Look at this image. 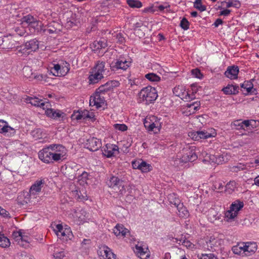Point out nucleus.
Masks as SVG:
<instances>
[{
    "mask_svg": "<svg viewBox=\"0 0 259 259\" xmlns=\"http://www.w3.org/2000/svg\"><path fill=\"white\" fill-rule=\"evenodd\" d=\"M45 113L48 117L55 119L61 117L63 114V113L60 110L48 108L46 110Z\"/></svg>",
    "mask_w": 259,
    "mask_h": 259,
    "instance_id": "nucleus-32",
    "label": "nucleus"
},
{
    "mask_svg": "<svg viewBox=\"0 0 259 259\" xmlns=\"http://www.w3.org/2000/svg\"><path fill=\"white\" fill-rule=\"evenodd\" d=\"M253 85L251 81H245L241 85L243 89V92L245 91V94L253 93L255 89L253 88Z\"/></svg>",
    "mask_w": 259,
    "mask_h": 259,
    "instance_id": "nucleus-35",
    "label": "nucleus"
},
{
    "mask_svg": "<svg viewBox=\"0 0 259 259\" xmlns=\"http://www.w3.org/2000/svg\"><path fill=\"white\" fill-rule=\"evenodd\" d=\"M224 244V240L221 238L219 235H212L205 240L202 248L205 250L210 251H215L220 249Z\"/></svg>",
    "mask_w": 259,
    "mask_h": 259,
    "instance_id": "nucleus-5",
    "label": "nucleus"
},
{
    "mask_svg": "<svg viewBox=\"0 0 259 259\" xmlns=\"http://www.w3.org/2000/svg\"><path fill=\"white\" fill-rule=\"evenodd\" d=\"M41 24L42 23L40 21L37 20L36 18H35L34 21H33L29 26L34 29H38V28L41 27Z\"/></svg>",
    "mask_w": 259,
    "mask_h": 259,
    "instance_id": "nucleus-58",
    "label": "nucleus"
},
{
    "mask_svg": "<svg viewBox=\"0 0 259 259\" xmlns=\"http://www.w3.org/2000/svg\"><path fill=\"white\" fill-rule=\"evenodd\" d=\"M108 72L109 70L106 67L105 61H97L89 72L88 78L89 83L90 84L97 83L104 77L105 75H107Z\"/></svg>",
    "mask_w": 259,
    "mask_h": 259,
    "instance_id": "nucleus-2",
    "label": "nucleus"
},
{
    "mask_svg": "<svg viewBox=\"0 0 259 259\" xmlns=\"http://www.w3.org/2000/svg\"><path fill=\"white\" fill-rule=\"evenodd\" d=\"M139 96L141 101L145 102L146 104L153 102L158 97L156 89L151 86L143 88L140 92Z\"/></svg>",
    "mask_w": 259,
    "mask_h": 259,
    "instance_id": "nucleus-4",
    "label": "nucleus"
},
{
    "mask_svg": "<svg viewBox=\"0 0 259 259\" xmlns=\"http://www.w3.org/2000/svg\"><path fill=\"white\" fill-rule=\"evenodd\" d=\"M101 141L95 137H90L87 140L85 147L91 151H96L101 147Z\"/></svg>",
    "mask_w": 259,
    "mask_h": 259,
    "instance_id": "nucleus-16",
    "label": "nucleus"
},
{
    "mask_svg": "<svg viewBox=\"0 0 259 259\" xmlns=\"http://www.w3.org/2000/svg\"><path fill=\"white\" fill-rule=\"evenodd\" d=\"M253 167V163L252 162H248L245 164H243L241 163H238L236 165L233 166L231 167V170L233 172H237L241 170H244L245 169H248L251 167Z\"/></svg>",
    "mask_w": 259,
    "mask_h": 259,
    "instance_id": "nucleus-27",
    "label": "nucleus"
},
{
    "mask_svg": "<svg viewBox=\"0 0 259 259\" xmlns=\"http://www.w3.org/2000/svg\"><path fill=\"white\" fill-rule=\"evenodd\" d=\"M177 208L178 211V214L180 217L185 218L189 216V211L187 209L186 207L184 206L183 203L181 204H178V206Z\"/></svg>",
    "mask_w": 259,
    "mask_h": 259,
    "instance_id": "nucleus-38",
    "label": "nucleus"
},
{
    "mask_svg": "<svg viewBox=\"0 0 259 259\" xmlns=\"http://www.w3.org/2000/svg\"><path fill=\"white\" fill-rule=\"evenodd\" d=\"M244 203L240 200H236L231 204L229 209L226 211L225 218L228 221L234 219L238 212L243 207Z\"/></svg>",
    "mask_w": 259,
    "mask_h": 259,
    "instance_id": "nucleus-7",
    "label": "nucleus"
},
{
    "mask_svg": "<svg viewBox=\"0 0 259 259\" xmlns=\"http://www.w3.org/2000/svg\"><path fill=\"white\" fill-rule=\"evenodd\" d=\"M113 233L117 236H123L129 233L128 229L125 228L122 225L117 224L113 229Z\"/></svg>",
    "mask_w": 259,
    "mask_h": 259,
    "instance_id": "nucleus-30",
    "label": "nucleus"
},
{
    "mask_svg": "<svg viewBox=\"0 0 259 259\" xmlns=\"http://www.w3.org/2000/svg\"><path fill=\"white\" fill-rule=\"evenodd\" d=\"M74 222L80 224L85 221L87 217L85 211L83 209L74 210L71 213Z\"/></svg>",
    "mask_w": 259,
    "mask_h": 259,
    "instance_id": "nucleus-17",
    "label": "nucleus"
},
{
    "mask_svg": "<svg viewBox=\"0 0 259 259\" xmlns=\"http://www.w3.org/2000/svg\"><path fill=\"white\" fill-rule=\"evenodd\" d=\"M145 78L148 80L153 82H157L160 80V77L154 73H149L145 75Z\"/></svg>",
    "mask_w": 259,
    "mask_h": 259,
    "instance_id": "nucleus-44",
    "label": "nucleus"
},
{
    "mask_svg": "<svg viewBox=\"0 0 259 259\" xmlns=\"http://www.w3.org/2000/svg\"><path fill=\"white\" fill-rule=\"evenodd\" d=\"M175 239L176 240V243H178L180 244H181L182 245L186 247L188 249H192L194 248L195 245L188 240L184 239L179 240L177 238H176Z\"/></svg>",
    "mask_w": 259,
    "mask_h": 259,
    "instance_id": "nucleus-41",
    "label": "nucleus"
},
{
    "mask_svg": "<svg viewBox=\"0 0 259 259\" xmlns=\"http://www.w3.org/2000/svg\"><path fill=\"white\" fill-rule=\"evenodd\" d=\"M134 251L141 259H147L150 256V252L148 248L145 245H136Z\"/></svg>",
    "mask_w": 259,
    "mask_h": 259,
    "instance_id": "nucleus-18",
    "label": "nucleus"
},
{
    "mask_svg": "<svg viewBox=\"0 0 259 259\" xmlns=\"http://www.w3.org/2000/svg\"><path fill=\"white\" fill-rule=\"evenodd\" d=\"M180 26L184 30H188L189 28L190 23L186 18H183L180 22Z\"/></svg>",
    "mask_w": 259,
    "mask_h": 259,
    "instance_id": "nucleus-54",
    "label": "nucleus"
},
{
    "mask_svg": "<svg viewBox=\"0 0 259 259\" xmlns=\"http://www.w3.org/2000/svg\"><path fill=\"white\" fill-rule=\"evenodd\" d=\"M69 66V64L66 62L62 65L59 64H54V66L50 69V72L55 76H65L70 70Z\"/></svg>",
    "mask_w": 259,
    "mask_h": 259,
    "instance_id": "nucleus-9",
    "label": "nucleus"
},
{
    "mask_svg": "<svg viewBox=\"0 0 259 259\" xmlns=\"http://www.w3.org/2000/svg\"><path fill=\"white\" fill-rule=\"evenodd\" d=\"M22 231L20 230L19 231L14 232L12 234V236L15 239V240L20 245L24 246L25 244L24 243H21V239L22 238Z\"/></svg>",
    "mask_w": 259,
    "mask_h": 259,
    "instance_id": "nucleus-47",
    "label": "nucleus"
},
{
    "mask_svg": "<svg viewBox=\"0 0 259 259\" xmlns=\"http://www.w3.org/2000/svg\"><path fill=\"white\" fill-rule=\"evenodd\" d=\"M213 158H210V159L212 160L213 162L217 163V164H221L224 161V157L222 155H218V156H212Z\"/></svg>",
    "mask_w": 259,
    "mask_h": 259,
    "instance_id": "nucleus-53",
    "label": "nucleus"
},
{
    "mask_svg": "<svg viewBox=\"0 0 259 259\" xmlns=\"http://www.w3.org/2000/svg\"><path fill=\"white\" fill-rule=\"evenodd\" d=\"M208 219L211 222H214L220 219L221 214L214 208H211L208 211Z\"/></svg>",
    "mask_w": 259,
    "mask_h": 259,
    "instance_id": "nucleus-36",
    "label": "nucleus"
},
{
    "mask_svg": "<svg viewBox=\"0 0 259 259\" xmlns=\"http://www.w3.org/2000/svg\"><path fill=\"white\" fill-rule=\"evenodd\" d=\"M239 87L237 85L228 84L226 87L222 89V91L225 95L236 94L238 92Z\"/></svg>",
    "mask_w": 259,
    "mask_h": 259,
    "instance_id": "nucleus-33",
    "label": "nucleus"
},
{
    "mask_svg": "<svg viewBox=\"0 0 259 259\" xmlns=\"http://www.w3.org/2000/svg\"><path fill=\"white\" fill-rule=\"evenodd\" d=\"M192 75L196 78L201 79L203 77L202 74L201 73L200 70L198 69H195L192 70Z\"/></svg>",
    "mask_w": 259,
    "mask_h": 259,
    "instance_id": "nucleus-59",
    "label": "nucleus"
},
{
    "mask_svg": "<svg viewBox=\"0 0 259 259\" xmlns=\"http://www.w3.org/2000/svg\"><path fill=\"white\" fill-rule=\"evenodd\" d=\"M67 152L66 148L62 145L52 144L40 150L38 155L42 162L50 163L64 159Z\"/></svg>",
    "mask_w": 259,
    "mask_h": 259,
    "instance_id": "nucleus-1",
    "label": "nucleus"
},
{
    "mask_svg": "<svg viewBox=\"0 0 259 259\" xmlns=\"http://www.w3.org/2000/svg\"><path fill=\"white\" fill-rule=\"evenodd\" d=\"M82 115V111H81V112H77L76 113H74V114L72 115V117L74 119L80 120L83 119V116Z\"/></svg>",
    "mask_w": 259,
    "mask_h": 259,
    "instance_id": "nucleus-62",
    "label": "nucleus"
},
{
    "mask_svg": "<svg viewBox=\"0 0 259 259\" xmlns=\"http://www.w3.org/2000/svg\"><path fill=\"white\" fill-rule=\"evenodd\" d=\"M107 46V41L103 39L98 41H95L91 45V48L94 52H97L99 50L105 49Z\"/></svg>",
    "mask_w": 259,
    "mask_h": 259,
    "instance_id": "nucleus-28",
    "label": "nucleus"
},
{
    "mask_svg": "<svg viewBox=\"0 0 259 259\" xmlns=\"http://www.w3.org/2000/svg\"><path fill=\"white\" fill-rule=\"evenodd\" d=\"M11 244L10 240L3 234L0 233V247L2 248H7L10 246Z\"/></svg>",
    "mask_w": 259,
    "mask_h": 259,
    "instance_id": "nucleus-40",
    "label": "nucleus"
},
{
    "mask_svg": "<svg viewBox=\"0 0 259 259\" xmlns=\"http://www.w3.org/2000/svg\"><path fill=\"white\" fill-rule=\"evenodd\" d=\"M236 183L234 181H230L226 185L225 191L229 194L232 193L236 189Z\"/></svg>",
    "mask_w": 259,
    "mask_h": 259,
    "instance_id": "nucleus-42",
    "label": "nucleus"
},
{
    "mask_svg": "<svg viewBox=\"0 0 259 259\" xmlns=\"http://www.w3.org/2000/svg\"><path fill=\"white\" fill-rule=\"evenodd\" d=\"M200 106V103L199 101H195L191 103H187L186 107L189 109V112L192 113H194L197 111Z\"/></svg>",
    "mask_w": 259,
    "mask_h": 259,
    "instance_id": "nucleus-39",
    "label": "nucleus"
},
{
    "mask_svg": "<svg viewBox=\"0 0 259 259\" xmlns=\"http://www.w3.org/2000/svg\"><path fill=\"white\" fill-rule=\"evenodd\" d=\"M132 164L134 169H138L144 173L149 172L152 169V166L150 164L142 159L133 161Z\"/></svg>",
    "mask_w": 259,
    "mask_h": 259,
    "instance_id": "nucleus-15",
    "label": "nucleus"
},
{
    "mask_svg": "<svg viewBox=\"0 0 259 259\" xmlns=\"http://www.w3.org/2000/svg\"><path fill=\"white\" fill-rule=\"evenodd\" d=\"M122 183V181L119 178L114 176H110L107 182L108 186L112 188L119 187L121 186Z\"/></svg>",
    "mask_w": 259,
    "mask_h": 259,
    "instance_id": "nucleus-29",
    "label": "nucleus"
},
{
    "mask_svg": "<svg viewBox=\"0 0 259 259\" xmlns=\"http://www.w3.org/2000/svg\"><path fill=\"white\" fill-rule=\"evenodd\" d=\"M245 256H250L253 254L257 250V246L255 242H244Z\"/></svg>",
    "mask_w": 259,
    "mask_h": 259,
    "instance_id": "nucleus-24",
    "label": "nucleus"
},
{
    "mask_svg": "<svg viewBox=\"0 0 259 259\" xmlns=\"http://www.w3.org/2000/svg\"><path fill=\"white\" fill-rule=\"evenodd\" d=\"M102 94L96 90V92L90 97V105L95 106L97 108L103 107L105 104V100Z\"/></svg>",
    "mask_w": 259,
    "mask_h": 259,
    "instance_id": "nucleus-12",
    "label": "nucleus"
},
{
    "mask_svg": "<svg viewBox=\"0 0 259 259\" xmlns=\"http://www.w3.org/2000/svg\"><path fill=\"white\" fill-rule=\"evenodd\" d=\"M217 133L214 128H209L201 131H191L188 133L189 137L195 141L214 137Z\"/></svg>",
    "mask_w": 259,
    "mask_h": 259,
    "instance_id": "nucleus-8",
    "label": "nucleus"
},
{
    "mask_svg": "<svg viewBox=\"0 0 259 259\" xmlns=\"http://www.w3.org/2000/svg\"><path fill=\"white\" fill-rule=\"evenodd\" d=\"M232 251L234 253L241 256H245V247L243 242H240L232 247Z\"/></svg>",
    "mask_w": 259,
    "mask_h": 259,
    "instance_id": "nucleus-34",
    "label": "nucleus"
},
{
    "mask_svg": "<svg viewBox=\"0 0 259 259\" xmlns=\"http://www.w3.org/2000/svg\"><path fill=\"white\" fill-rule=\"evenodd\" d=\"M253 123H255V121L253 120H246L242 121L241 120H237L231 123V127L232 129L236 130H251L254 127Z\"/></svg>",
    "mask_w": 259,
    "mask_h": 259,
    "instance_id": "nucleus-10",
    "label": "nucleus"
},
{
    "mask_svg": "<svg viewBox=\"0 0 259 259\" xmlns=\"http://www.w3.org/2000/svg\"><path fill=\"white\" fill-rule=\"evenodd\" d=\"M115 129L121 132L126 131L127 130V126L124 124L116 123L113 125Z\"/></svg>",
    "mask_w": 259,
    "mask_h": 259,
    "instance_id": "nucleus-57",
    "label": "nucleus"
},
{
    "mask_svg": "<svg viewBox=\"0 0 259 259\" xmlns=\"http://www.w3.org/2000/svg\"><path fill=\"white\" fill-rule=\"evenodd\" d=\"M53 230L58 237L64 241L71 240L73 237L70 228L67 226L63 227L61 224L55 225Z\"/></svg>",
    "mask_w": 259,
    "mask_h": 259,
    "instance_id": "nucleus-6",
    "label": "nucleus"
},
{
    "mask_svg": "<svg viewBox=\"0 0 259 259\" xmlns=\"http://www.w3.org/2000/svg\"><path fill=\"white\" fill-rule=\"evenodd\" d=\"M100 253L104 259H116V255L107 246L100 248Z\"/></svg>",
    "mask_w": 259,
    "mask_h": 259,
    "instance_id": "nucleus-25",
    "label": "nucleus"
},
{
    "mask_svg": "<svg viewBox=\"0 0 259 259\" xmlns=\"http://www.w3.org/2000/svg\"><path fill=\"white\" fill-rule=\"evenodd\" d=\"M113 37H115L117 41L121 44L124 41V37H123L122 34L121 33H115Z\"/></svg>",
    "mask_w": 259,
    "mask_h": 259,
    "instance_id": "nucleus-61",
    "label": "nucleus"
},
{
    "mask_svg": "<svg viewBox=\"0 0 259 259\" xmlns=\"http://www.w3.org/2000/svg\"><path fill=\"white\" fill-rule=\"evenodd\" d=\"M34 18L33 16L31 15H27L25 16H24L22 18V21L23 22H25L27 23L29 26L31 24V23L34 21Z\"/></svg>",
    "mask_w": 259,
    "mask_h": 259,
    "instance_id": "nucleus-55",
    "label": "nucleus"
},
{
    "mask_svg": "<svg viewBox=\"0 0 259 259\" xmlns=\"http://www.w3.org/2000/svg\"><path fill=\"white\" fill-rule=\"evenodd\" d=\"M197 159V155L195 152V147H187L177 155L174 164L177 166L182 165L188 162H193Z\"/></svg>",
    "mask_w": 259,
    "mask_h": 259,
    "instance_id": "nucleus-3",
    "label": "nucleus"
},
{
    "mask_svg": "<svg viewBox=\"0 0 259 259\" xmlns=\"http://www.w3.org/2000/svg\"><path fill=\"white\" fill-rule=\"evenodd\" d=\"M16 47V41L12 38L8 37H1L2 49L6 50V51H9Z\"/></svg>",
    "mask_w": 259,
    "mask_h": 259,
    "instance_id": "nucleus-21",
    "label": "nucleus"
},
{
    "mask_svg": "<svg viewBox=\"0 0 259 259\" xmlns=\"http://www.w3.org/2000/svg\"><path fill=\"white\" fill-rule=\"evenodd\" d=\"M239 73V68L236 66H229L225 72L226 76L231 79L237 78Z\"/></svg>",
    "mask_w": 259,
    "mask_h": 259,
    "instance_id": "nucleus-23",
    "label": "nucleus"
},
{
    "mask_svg": "<svg viewBox=\"0 0 259 259\" xmlns=\"http://www.w3.org/2000/svg\"><path fill=\"white\" fill-rule=\"evenodd\" d=\"M221 3L222 5L226 4L227 8L235 7L238 8L240 7V3L237 0H229L228 2L223 1Z\"/></svg>",
    "mask_w": 259,
    "mask_h": 259,
    "instance_id": "nucleus-43",
    "label": "nucleus"
},
{
    "mask_svg": "<svg viewBox=\"0 0 259 259\" xmlns=\"http://www.w3.org/2000/svg\"><path fill=\"white\" fill-rule=\"evenodd\" d=\"M0 133L11 136L15 135L16 130L10 126L6 121L0 119Z\"/></svg>",
    "mask_w": 259,
    "mask_h": 259,
    "instance_id": "nucleus-19",
    "label": "nucleus"
},
{
    "mask_svg": "<svg viewBox=\"0 0 259 259\" xmlns=\"http://www.w3.org/2000/svg\"><path fill=\"white\" fill-rule=\"evenodd\" d=\"M194 7L201 12L206 10V6L203 5L201 3V0H195L194 3Z\"/></svg>",
    "mask_w": 259,
    "mask_h": 259,
    "instance_id": "nucleus-50",
    "label": "nucleus"
},
{
    "mask_svg": "<svg viewBox=\"0 0 259 259\" xmlns=\"http://www.w3.org/2000/svg\"><path fill=\"white\" fill-rule=\"evenodd\" d=\"M45 184V181L43 179H39L36 180L31 185L29 189L28 193H26L27 195L33 198H36L37 195L41 192V189Z\"/></svg>",
    "mask_w": 259,
    "mask_h": 259,
    "instance_id": "nucleus-13",
    "label": "nucleus"
},
{
    "mask_svg": "<svg viewBox=\"0 0 259 259\" xmlns=\"http://www.w3.org/2000/svg\"><path fill=\"white\" fill-rule=\"evenodd\" d=\"M119 82L116 80H110L107 81L106 83L100 85L97 91L98 92H100L102 94L112 90L114 88L118 87Z\"/></svg>",
    "mask_w": 259,
    "mask_h": 259,
    "instance_id": "nucleus-20",
    "label": "nucleus"
},
{
    "mask_svg": "<svg viewBox=\"0 0 259 259\" xmlns=\"http://www.w3.org/2000/svg\"><path fill=\"white\" fill-rule=\"evenodd\" d=\"M161 127L160 119L157 118L155 122H153V124L147 125V127H145L148 132H152L153 133L156 134L160 132Z\"/></svg>",
    "mask_w": 259,
    "mask_h": 259,
    "instance_id": "nucleus-31",
    "label": "nucleus"
},
{
    "mask_svg": "<svg viewBox=\"0 0 259 259\" xmlns=\"http://www.w3.org/2000/svg\"><path fill=\"white\" fill-rule=\"evenodd\" d=\"M168 199L171 204H173L176 207H178V204H181L180 200L179 198L175 197L174 194L169 195Z\"/></svg>",
    "mask_w": 259,
    "mask_h": 259,
    "instance_id": "nucleus-48",
    "label": "nucleus"
},
{
    "mask_svg": "<svg viewBox=\"0 0 259 259\" xmlns=\"http://www.w3.org/2000/svg\"><path fill=\"white\" fill-rule=\"evenodd\" d=\"M126 2L131 8H140L142 6V3L137 0H127Z\"/></svg>",
    "mask_w": 259,
    "mask_h": 259,
    "instance_id": "nucleus-49",
    "label": "nucleus"
},
{
    "mask_svg": "<svg viewBox=\"0 0 259 259\" xmlns=\"http://www.w3.org/2000/svg\"><path fill=\"white\" fill-rule=\"evenodd\" d=\"M23 50L29 51V53L35 51L38 49V42L35 39H31L26 42L23 46Z\"/></svg>",
    "mask_w": 259,
    "mask_h": 259,
    "instance_id": "nucleus-26",
    "label": "nucleus"
},
{
    "mask_svg": "<svg viewBox=\"0 0 259 259\" xmlns=\"http://www.w3.org/2000/svg\"><path fill=\"white\" fill-rule=\"evenodd\" d=\"M102 152L104 156L110 158L119 153V148L116 145L107 144L102 148Z\"/></svg>",
    "mask_w": 259,
    "mask_h": 259,
    "instance_id": "nucleus-14",
    "label": "nucleus"
},
{
    "mask_svg": "<svg viewBox=\"0 0 259 259\" xmlns=\"http://www.w3.org/2000/svg\"><path fill=\"white\" fill-rule=\"evenodd\" d=\"M231 13V10L229 9H224L221 12H220L219 16H227L230 15Z\"/></svg>",
    "mask_w": 259,
    "mask_h": 259,
    "instance_id": "nucleus-63",
    "label": "nucleus"
},
{
    "mask_svg": "<svg viewBox=\"0 0 259 259\" xmlns=\"http://www.w3.org/2000/svg\"><path fill=\"white\" fill-rule=\"evenodd\" d=\"M174 94L180 97L186 102L190 101L195 99V95L193 93L189 94L184 90L182 86L178 85L175 87L172 90Z\"/></svg>",
    "mask_w": 259,
    "mask_h": 259,
    "instance_id": "nucleus-11",
    "label": "nucleus"
},
{
    "mask_svg": "<svg viewBox=\"0 0 259 259\" xmlns=\"http://www.w3.org/2000/svg\"><path fill=\"white\" fill-rule=\"evenodd\" d=\"M199 259H218L216 256L212 253H204L198 255Z\"/></svg>",
    "mask_w": 259,
    "mask_h": 259,
    "instance_id": "nucleus-52",
    "label": "nucleus"
},
{
    "mask_svg": "<svg viewBox=\"0 0 259 259\" xmlns=\"http://www.w3.org/2000/svg\"><path fill=\"white\" fill-rule=\"evenodd\" d=\"M54 257L55 259H63L66 256V253L64 250L60 251H55L53 254Z\"/></svg>",
    "mask_w": 259,
    "mask_h": 259,
    "instance_id": "nucleus-56",
    "label": "nucleus"
},
{
    "mask_svg": "<svg viewBox=\"0 0 259 259\" xmlns=\"http://www.w3.org/2000/svg\"><path fill=\"white\" fill-rule=\"evenodd\" d=\"M22 237L20 241L21 243H24V242L27 244L29 243L30 238L27 235H25L23 230L22 231Z\"/></svg>",
    "mask_w": 259,
    "mask_h": 259,
    "instance_id": "nucleus-60",
    "label": "nucleus"
},
{
    "mask_svg": "<svg viewBox=\"0 0 259 259\" xmlns=\"http://www.w3.org/2000/svg\"><path fill=\"white\" fill-rule=\"evenodd\" d=\"M131 62L126 60H117L113 67L116 69L126 70L130 65Z\"/></svg>",
    "mask_w": 259,
    "mask_h": 259,
    "instance_id": "nucleus-37",
    "label": "nucleus"
},
{
    "mask_svg": "<svg viewBox=\"0 0 259 259\" xmlns=\"http://www.w3.org/2000/svg\"><path fill=\"white\" fill-rule=\"evenodd\" d=\"M83 119H89L92 121L96 120L95 115L93 112H90L88 110H84L82 111Z\"/></svg>",
    "mask_w": 259,
    "mask_h": 259,
    "instance_id": "nucleus-45",
    "label": "nucleus"
},
{
    "mask_svg": "<svg viewBox=\"0 0 259 259\" xmlns=\"http://www.w3.org/2000/svg\"><path fill=\"white\" fill-rule=\"evenodd\" d=\"M42 133V131L41 129L36 128L31 131V135L34 139V140H37L41 138Z\"/></svg>",
    "mask_w": 259,
    "mask_h": 259,
    "instance_id": "nucleus-46",
    "label": "nucleus"
},
{
    "mask_svg": "<svg viewBox=\"0 0 259 259\" xmlns=\"http://www.w3.org/2000/svg\"><path fill=\"white\" fill-rule=\"evenodd\" d=\"M0 215L4 217H8L9 215V213L8 211L6 210L5 209H3L1 207L0 209Z\"/></svg>",
    "mask_w": 259,
    "mask_h": 259,
    "instance_id": "nucleus-64",
    "label": "nucleus"
},
{
    "mask_svg": "<svg viewBox=\"0 0 259 259\" xmlns=\"http://www.w3.org/2000/svg\"><path fill=\"white\" fill-rule=\"evenodd\" d=\"M158 118L155 116H147L144 120V124L145 127H147V125L153 124V122H155V120Z\"/></svg>",
    "mask_w": 259,
    "mask_h": 259,
    "instance_id": "nucleus-51",
    "label": "nucleus"
},
{
    "mask_svg": "<svg viewBox=\"0 0 259 259\" xmlns=\"http://www.w3.org/2000/svg\"><path fill=\"white\" fill-rule=\"evenodd\" d=\"M27 103L31 104L32 105L37 107H40L43 109H45L48 108L49 105L48 102H45L41 99H39L37 97H27L26 99Z\"/></svg>",
    "mask_w": 259,
    "mask_h": 259,
    "instance_id": "nucleus-22",
    "label": "nucleus"
}]
</instances>
